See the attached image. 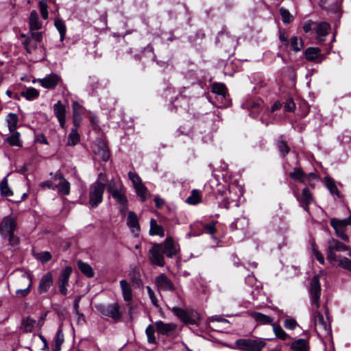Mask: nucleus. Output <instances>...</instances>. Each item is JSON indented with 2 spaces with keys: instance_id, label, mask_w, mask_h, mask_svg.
I'll return each instance as SVG.
<instances>
[{
  "instance_id": "12",
  "label": "nucleus",
  "mask_w": 351,
  "mask_h": 351,
  "mask_svg": "<svg viewBox=\"0 0 351 351\" xmlns=\"http://www.w3.org/2000/svg\"><path fill=\"white\" fill-rule=\"evenodd\" d=\"M297 199L300 206H302L306 213L310 214L309 205L313 202L314 198L309 189L308 188L303 189L301 196H298Z\"/></svg>"
},
{
  "instance_id": "14",
  "label": "nucleus",
  "mask_w": 351,
  "mask_h": 351,
  "mask_svg": "<svg viewBox=\"0 0 351 351\" xmlns=\"http://www.w3.org/2000/svg\"><path fill=\"white\" fill-rule=\"evenodd\" d=\"M53 282V277L51 272L45 274L40 278L38 287V291L43 294L49 291Z\"/></svg>"
},
{
  "instance_id": "41",
  "label": "nucleus",
  "mask_w": 351,
  "mask_h": 351,
  "mask_svg": "<svg viewBox=\"0 0 351 351\" xmlns=\"http://www.w3.org/2000/svg\"><path fill=\"white\" fill-rule=\"evenodd\" d=\"M55 348L53 351H60L61 346L64 342V334L61 328H59L54 337Z\"/></svg>"
},
{
  "instance_id": "44",
  "label": "nucleus",
  "mask_w": 351,
  "mask_h": 351,
  "mask_svg": "<svg viewBox=\"0 0 351 351\" xmlns=\"http://www.w3.org/2000/svg\"><path fill=\"white\" fill-rule=\"evenodd\" d=\"M304 47L302 38L297 36H293L291 38V48L293 51L298 52L300 51Z\"/></svg>"
},
{
  "instance_id": "1",
  "label": "nucleus",
  "mask_w": 351,
  "mask_h": 351,
  "mask_svg": "<svg viewBox=\"0 0 351 351\" xmlns=\"http://www.w3.org/2000/svg\"><path fill=\"white\" fill-rule=\"evenodd\" d=\"M321 285L319 283V275L314 276L311 281L309 293L312 311V319L315 328L321 337H329L331 335L330 322L328 317V308L324 306V311L326 315L325 319L319 311L320 306Z\"/></svg>"
},
{
  "instance_id": "49",
  "label": "nucleus",
  "mask_w": 351,
  "mask_h": 351,
  "mask_svg": "<svg viewBox=\"0 0 351 351\" xmlns=\"http://www.w3.org/2000/svg\"><path fill=\"white\" fill-rule=\"evenodd\" d=\"M34 256L38 261H40L42 263H45L51 258V254H50L49 252L47 251L36 253L34 255Z\"/></svg>"
},
{
  "instance_id": "34",
  "label": "nucleus",
  "mask_w": 351,
  "mask_h": 351,
  "mask_svg": "<svg viewBox=\"0 0 351 351\" xmlns=\"http://www.w3.org/2000/svg\"><path fill=\"white\" fill-rule=\"evenodd\" d=\"M328 245L330 246V249L337 252H346L349 250V247L347 245L335 239L329 240Z\"/></svg>"
},
{
  "instance_id": "63",
  "label": "nucleus",
  "mask_w": 351,
  "mask_h": 351,
  "mask_svg": "<svg viewBox=\"0 0 351 351\" xmlns=\"http://www.w3.org/2000/svg\"><path fill=\"white\" fill-rule=\"evenodd\" d=\"M285 108L287 111L293 112L295 109V104L292 99H288L285 104Z\"/></svg>"
},
{
  "instance_id": "29",
  "label": "nucleus",
  "mask_w": 351,
  "mask_h": 351,
  "mask_svg": "<svg viewBox=\"0 0 351 351\" xmlns=\"http://www.w3.org/2000/svg\"><path fill=\"white\" fill-rule=\"evenodd\" d=\"M77 265L80 271L86 276H87L88 278H92L94 276L95 272L92 267L89 264L84 263L81 260H79L77 262Z\"/></svg>"
},
{
  "instance_id": "9",
  "label": "nucleus",
  "mask_w": 351,
  "mask_h": 351,
  "mask_svg": "<svg viewBox=\"0 0 351 351\" xmlns=\"http://www.w3.org/2000/svg\"><path fill=\"white\" fill-rule=\"evenodd\" d=\"M72 274V268L70 266L65 267L59 276L58 284L60 293L66 295L67 294V287L69 285V278Z\"/></svg>"
},
{
  "instance_id": "2",
  "label": "nucleus",
  "mask_w": 351,
  "mask_h": 351,
  "mask_svg": "<svg viewBox=\"0 0 351 351\" xmlns=\"http://www.w3.org/2000/svg\"><path fill=\"white\" fill-rule=\"evenodd\" d=\"M106 176L103 173L98 175L97 180L89 187V204L92 208H96L103 201L106 181Z\"/></svg>"
},
{
  "instance_id": "30",
  "label": "nucleus",
  "mask_w": 351,
  "mask_h": 351,
  "mask_svg": "<svg viewBox=\"0 0 351 351\" xmlns=\"http://www.w3.org/2000/svg\"><path fill=\"white\" fill-rule=\"evenodd\" d=\"M202 194L199 191L193 189L191 195L186 199V202L190 205H196L202 202Z\"/></svg>"
},
{
  "instance_id": "23",
  "label": "nucleus",
  "mask_w": 351,
  "mask_h": 351,
  "mask_svg": "<svg viewBox=\"0 0 351 351\" xmlns=\"http://www.w3.org/2000/svg\"><path fill=\"white\" fill-rule=\"evenodd\" d=\"M29 32H36L42 27V23L39 21V16L36 11L32 10L29 19Z\"/></svg>"
},
{
  "instance_id": "24",
  "label": "nucleus",
  "mask_w": 351,
  "mask_h": 351,
  "mask_svg": "<svg viewBox=\"0 0 351 351\" xmlns=\"http://www.w3.org/2000/svg\"><path fill=\"white\" fill-rule=\"evenodd\" d=\"M119 283L124 300L130 302L133 297L131 285L126 280H121Z\"/></svg>"
},
{
  "instance_id": "31",
  "label": "nucleus",
  "mask_w": 351,
  "mask_h": 351,
  "mask_svg": "<svg viewBox=\"0 0 351 351\" xmlns=\"http://www.w3.org/2000/svg\"><path fill=\"white\" fill-rule=\"evenodd\" d=\"M10 132L12 134L5 139V142H7L10 146L22 147L23 143L20 139V133L15 130Z\"/></svg>"
},
{
  "instance_id": "15",
  "label": "nucleus",
  "mask_w": 351,
  "mask_h": 351,
  "mask_svg": "<svg viewBox=\"0 0 351 351\" xmlns=\"http://www.w3.org/2000/svg\"><path fill=\"white\" fill-rule=\"evenodd\" d=\"M155 326L159 334L167 336L170 335L177 328V325L174 323H165L160 320L156 321Z\"/></svg>"
},
{
  "instance_id": "17",
  "label": "nucleus",
  "mask_w": 351,
  "mask_h": 351,
  "mask_svg": "<svg viewBox=\"0 0 351 351\" xmlns=\"http://www.w3.org/2000/svg\"><path fill=\"white\" fill-rule=\"evenodd\" d=\"M53 110L57 117L60 126L64 128L66 123V108L64 105L61 104L60 101H58L53 105Z\"/></svg>"
},
{
  "instance_id": "55",
  "label": "nucleus",
  "mask_w": 351,
  "mask_h": 351,
  "mask_svg": "<svg viewBox=\"0 0 351 351\" xmlns=\"http://www.w3.org/2000/svg\"><path fill=\"white\" fill-rule=\"evenodd\" d=\"M35 323L36 321L31 317H27L23 321V325L25 330L27 332H31L32 330Z\"/></svg>"
},
{
  "instance_id": "4",
  "label": "nucleus",
  "mask_w": 351,
  "mask_h": 351,
  "mask_svg": "<svg viewBox=\"0 0 351 351\" xmlns=\"http://www.w3.org/2000/svg\"><path fill=\"white\" fill-rule=\"evenodd\" d=\"M237 348L244 351H261L266 343L261 339H239L235 342Z\"/></svg>"
},
{
  "instance_id": "5",
  "label": "nucleus",
  "mask_w": 351,
  "mask_h": 351,
  "mask_svg": "<svg viewBox=\"0 0 351 351\" xmlns=\"http://www.w3.org/2000/svg\"><path fill=\"white\" fill-rule=\"evenodd\" d=\"M330 226L335 230L336 234L344 241H349V237L345 232L348 226L351 225V215L346 219H340L332 218L330 221Z\"/></svg>"
},
{
  "instance_id": "18",
  "label": "nucleus",
  "mask_w": 351,
  "mask_h": 351,
  "mask_svg": "<svg viewBox=\"0 0 351 351\" xmlns=\"http://www.w3.org/2000/svg\"><path fill=\"white\" fill-rule=\"evenodd\" d=\"M56 179H59L58 184L56 186L58 193L63 195H68L70 193V183L60 173L55 176Z\"/></svg>"
},
{
  "instance_id": "59",
  "label": "nucleus",
  "mask_w": 351,
  "mask_h": 351,
  "mask_svg": "<svg viewBox=\"0 0 351 351\" xmlns=\"http://www.w3.org/2000/svg\"><path fill=\"white\" fill-rule=\"evenodd\" d=\"M327 259L331 263H333L337 261V256L335 252V250L330 248V246L328 245V250H327Z\"/></svg>"
},
{
  "instance_id": "37",
  "label": "nucleus",
  "mask_w": 351,
  "mask_h": 351,
  "mask_svg": "<svg viewBox=\"0 0 351 351\" xmlns=\"http://www.w3.org/2000/svg\"><path fill=\"white\" fill-rule=\"evenodd\" d=\"M54 25L60 33V41H63V40L64 39L65 35H66V27L64 22L60 19H55Z\"/></svg>"
},
{
  "instance_id": "20",
  "label": "nucleus",
  "mask_w": 351,
  "mask_h": 351,
  "mask_svg": "<svg viewBox=\"0 0 351 351\" xmlns=\"http://www.w3.org/2000/svg\"><path fill=\"white\" fill-rule=\"evenodd\" d=\"M162 245V251L169 258H172L177 253L176 246L171 237L167 238Z\"/></svg>"
},
{
  "instance_id": "10",
  "label": "nucleus",
  "mask_w": 351,
  "mask_h": 351,
  "mask_svg": "<svg viewBox=\"0 0 351 351\" xmlns=\"http://www.w3.org/2000/svg\"><path fill=\"white\" fill-rule=\"evenodd\" d=\"M155 285L158 290L163 291H173L176 289L172 281L165 274H161L156 277Z\"/></svg>"
},
{
  "instance_id": "57",
  "label": "nucleus",
  "mask_w": 351,
  "mask_h": 351,
  "mask_svg": "<svg viewBox=\"0 0 351 351\" xmlns=\"http://www.w3.org/2000/svg\"><path fill=\"white\" fill-rule=\"evenodd\" d=\"M128 177L130 180L132 181L134 187L142 184L141 179L136 173L130 171L128 173Z\"/></svg>"
},
{
  "instance_id": "50",
  "label": "nucleus",
  "mask_w": 351,
  "mask_h": 351,
  "mask_svg": "<svg viewBox=\"0 0 351 351\" xmlns=\"http://www.w3.org/2000/svg\"><path fill=\"white\" fill-rule=\"evenodd\" d=\"M326 184L328 189L329 190V191L330 192V193L332 195H336L337 197H339V193L338 189H337L335 183L332 180L327 178L326 180Z\"/></svg>"
},
{
  "instance_id": "16",
  "label": "nucleus",
  "mask_w": 351,
  "mask_h": 351,
  "mask_svg": "<svg viewBox=\"0 0 351 351\" xmlns=\"http://www.w3.org/2000/svg\"><path fill=\"white\" fill-rule=\"evenodd\" d=\"M116 200L117 203L119 204V210L122 216H125L128 209V199L125 195V189L111 195Z\"/></svg>"
},
{
  "instance_id": "25",
  "label": "nucleus",
  "mask_w": 351,
  "mask_h": 351,
  "mask_svg": "<svg viewBox=\"0 0 351 351\" xmlns=\"http://www.w3.org/2000/svg\"><path fill=\"white\" fill-rule=\"evenodd\" d=\"M123 190H124V186L121 180L119 178H113L110 180V181L108 182V191L111 195L114 193H117L118 192H120Z\"/></svg>"
},
{
  "instance_id": "42",
  "label": "nucleus",
  "mask_w": 351,
  "mask_h": 351,
  "mask_svg": "<svg viewBox=\"0 0 351 351\" xmlns=\"http://www.w3.org/2000/svg\"><path fill=\"white\" fill-rule=\"evenodd\" d=\"M8 126L10 132H14L16 127L18 123V116L14 113H10L8 116Z\"/></svg>"
},
{
  "instance_id": "6",
  "label": "nucleus",
  "mask_w": 351,
  "mask_h": 351,
  "mask_svg": "<svg viewBox=\"0 0 351 351\" xmlns=\"http://www.w3.org/2000/svg\"><path fill=\"white\" fill-rule=\"evenodd\" d=\"M21 37L25 38L23 45L28 53L34 52L43 40L42 32H29Z\"/></svg>"
},
{
  "instance_id": "27",
  "label": "nucleus",
  "mask_w": 351,
  "mask_h": 351,
  "mask_svg": "<svg viewBox=\"0 0 351 351\" xmlns=\"http://www.w3.org/2000/svg\"><path fill=\"white\" fill-rule=\"evenodd\" d=\"M330 25L329 23L326 22L320 23L317 25L316 32L317 34V40L319 42H323L324 39L322 37H324L328 34Z\"/></svg>"
},
{
  "instance_id": "7",
  "label": "nucleus",
  "mask_w": 351,
  "mask_h": 351,
  "mask_svg": "<svg viewBox=\"0 0 351 351\" xmlns=\"http://www.w3.org/2000/svg\"><path fill=\"white\" fill-rule=\"evenodd\" d=\"M95 308L103 315L111 317L115 321L120 319L121 317V313L119 311V306L116 303L106 305L99 304H97Z\"/></svg>"
},
{
  "instance_id": "26",
  "label": "nucleus",
  "mask_w": 351,
  "mask_h": 351,
  "mask_svg": "<svg viewBox=\"0 0 351 351\" xmlns=\"http://www.w3.org/2000/svg\"><path fill=\"white\" fill-rule=\"evenodd\" d=\"M250 316L254 320L262 324H273L274 319L269 315H265L259 312H252Z\"/></svg>"
},
{
  "instance_id": "60",
  "label": "nucleus",
  "mask_w": 351,
  "mask_h": 351,
  "mask_svg": "<svg viewBox=\"0 0 351 351\" xmlns=\"http://www.w3.org/2000/svg\"><path fill=\"white\" fill-rule=\"evenodd\" d=\"M313 254L315 255L317 260L319 262V263L324 265V258L322 254L319 252L317 248L315 245L312 246Z\"/></svg>"
},
{
  "instance_id": "40",
  "label": "nucleus",
  "mask_w": 351,
  "mask_h": 351,
  "mask_svg": "<svg viewBox=\"0 0 351 351\" xmlns=\"http://www.w3.org/2000/svg\"><path fill=\"white\" fill-rule=\"evenodd\" d=\"M0 191L1 195L8 197L13 195V193L8 186V179L6 178L0 182Z\"/></svg>"
},
{
  "instance_id": "45",
  "label": "nucleus",
  "mask_w": 351,
  "mask_h": 351,
  "mask_svg": "<svg viewBox=\"0 0 351 351\" xmlns=\"http://www.w3.org/2000/svg\"><path fill=\"white\" fill-rule=\"evenodd\" d=\"M80 141V135L76 128H73L68 136L67 145L70 146L75 145Z\"/></svg>"
},
{
  "instance_id": "3",
  "label": "nucleus",
  "mask_w": 351,
  "mask_h": 351,
  "mask_svg": "<svg viewBox=\"0 0 351 351\" xmlns=\"http://www.w3.org/2000/svg\"><path fill=\"white\" fill-rule=\"evenodd\" d=\"M16 228V221L10 216L4 217L0 223V233L3 237H8L11 245H16L19 243V239L14 235Z\"/></svg>"
},
{
  "instance_id": "36",
  "label": "nucleus",
  "mask_w": 351,
  "mask_h": 351,
  "mask_svg": "<svg viewBox=\"0 0 351 351\" xmlns=\"http://www.w3.org/2000/svg\"><path fill=\"white\" fill-rule=\"evenodd\" d=\"M21 95L27 100H34L38 97L39 92L34 88L30 87L21 92Z\"/></svg>"
},
{
  "instance_id": "11",
  "label": "nucleus",
  "mask_w": 351,
  "mask_h": 351,
  "mask_svg": "<svg viewBox=\"0 0 351 351\" xmlns=\"http://www.w3.org/2000/svg\"><path fill=\"white\" fill-rule=\"evenodd\" d=\"M14 286L16 289L26 287H32V276L25 272H21L14 275Z\"/></svg>"
},
{
  "instance_id": "22",
  "label": "nucleus",
  "mask_w": 351,
  "mask_h": 351,
  "mask_svg": "<svg viewBox=\"0 0 351 351\" xmlns=\"http://www.w3.org/2000/svg\"><path fill=\"white\" fill-rule=\"evenodd\" d=\"M127 225L130 228L132 232H138L140 230V226L138 218L136 214L133 211L128 213L127 219Z\"/></svg>"
},
{
  "instance_id": "43",
  "label": "nucleus",
  "mask_w": 351,
  "mask_h": 351,
  "mask_svg": "<svg viewBox=\"0 0 351 351\" xmlns=\"http://www.w3.org/2000/svg\"><path fill=\"white\" fill-rule=\"evenodd\" d=\"M273 330L276 336V337L279 338L281 340H286L288 339L289 335L286 333V332L282 329V328L278 324H272Z\"/></svg>"
},
{
  "instance_id": "54",
  "label": "nucleus",
  "mask_w": 351,
  "mask_h": 351,
  "mask_svg": "<svg viewBox=\"0 0 351 351\" xmlns=\"http://www.w3.org/2000/svg\"><path fill=\"white\" fill-rule=\"evenodd\" d=\"M339 266L351 272V260L343 257L339 260Z\"/></svg>"
},
{
  "instance_id": "58",
  "label": "nucleus",
  "mask_w": 351,
  "mask_h": 351,
  "mask_svg": "<svg viewBox=\"0 0 351 351\" xmlns=\"http://www.w3.org/2000/svg\"><path fill=\"white\" fill-rule=\"evenodd\" d=\"M278 147L281 154L285 156L289 152V147L287 143L283 141H279L278 143Z\"/></svg>"
},
{
  "instance_id": "48",
  "label": "nucleus",
  "mask_w": 351,
  "mask_h": 351,
  "mask_svg": "<svg viewBox=\"0 0 351 351\" xmlns=\"http://www.w3.org/2000/svg\"><path fill=\"white\" fill-rule=\"evenodd\" d=\"M136 193L138 197H141L143 202L147 199V190L145 185L142 183L134 187Z\"/></svg>"
},
{
  "instance_id": "19",
  "label": "nucleus",
  "mask_w": 351,
  "mask_h": 351,
  "mask_svg": "<svg viewBox=\"0 0 351 351\" xmlns=\"http://www.w3.org/2000/svg\"><path fill=\"white\" fill-rule=\"evenodd\" d=\"M263 104V101L261 99H250L245 104V106L250 110V114L254 117H256Z\"/></svg>"
},
{
  "instance_id": "8",
  "label": "nucleus",
  "mask_w": 351,
  "mask_h": 351,
  "mask_svg": "<svg viewBox=\"0 0 351 351\" xmlns=\"http://www.w3.org/2000/svg\"><path fill=\"white\" fill-rule=\"evenodd\" d=\"M162 245L154 244L148 252V257L152 264L163 267L165 264Z\"/></svg>"
},
{
  "instance_id": "21",
  "label": "nucleus",
  "mask_w": 351,
  "mask_h": 351,
  "mask_svg": "<svg viewBox=\"0 0 351 351\" xmlns=\"http://www.w3.org/2000/svg\"><path fill=\"white\" fill-rule=\"evenodd\" d=\"M171 311L184 323L187 324H195V320L190 317V315L184 309L174 306L171 308Z\"/></svg>"
},
{
  "instance_id": "62",
  "label": "nucleus",
  "mask_w": 351,
  "mask_h": 351,
  "mask_svg": "<svg viewBox=\"0 0 351 351\" xmlns=\"http://www.w3.org/2000/svg\"><path fill=\"white\" fill-rule=\"evenodd\" d=\"M284 326L287 329L294 330L297 326V322L293 319H287L285 321Z\"/></svg>"
},
{
  "instance_id": "35",
  "label": "nucleus",
  "mask_w": 351,
  "mask_h": 351,
  "mask_svg": "<svg viewBox=\"0 0 351 351\" xmlns=\"http://www.w3.org/2000/svg\"><path fill=\"white\" fill-rule=\"evenodd\" d=\"M247 225V221L245 217L237 218L230 224V228L235 230H245Z\"/></svg>"
},
{
  "instance_id": "38",
  "label": "nucleus",
  "mask_w": 351,
  "mask_h": 351,
  "mask_svg": "<svg viewBox=\"0 0 351 351\" xmlns=\"http://www.w3.org/2000/svg\"><path fill=\"white\" fill-rule=\"evenodd\" d=\"M321 50L317 47H308L305 51L306 60L312 61L315 60L320 54Z\"/></svg>"
},
{
  "instance_id": "28",
  "label": "nucleus",
  "mask_w": 351,
  "mask_h": 351,
  "mask_svg": "<svg viewBox=\"0 0 351 351\" xmlns=\"http://www.w3.org/2000/svg\"><path fill=\"white\" fill-rule=\"evenodd\" d=\"M129 276L133 286L136 288H142L143 287V282L141 277V274L138 270L135 269L132 270L129 274Z\"/></svg>"
},
{
  "instance_id": "61",
  "label": "nucleus",
  "mask_w": 351,
  "mask_h": 351,
  "mask_svg": "<svg viewBox=\"0 0 351 351\" xmlns=\"http://www.w3.org/2000/svg\"><path fill=\"white\" fill-rule=\"evenodd\" d=\"M146 289H147L148 295L149 296V298L152 301V303L154 306H158V300H157L156 296L154 294V292L153 291V290L152 289V288L149 286H147Z\"/></svg>"
},
{
  "instance_id": "64",
  "label": "nucleus",
  "mask_w": 351,
  "mask_h": 351,
  "mask_svg": "<svg viewBox=\"0 0 351 351\" xmlns=\"http://www.w3.org/2000/svg\"><path fill=\"white\" fill-rule=\"evenodd\" d=\"M75 315L78 325H83L86 323L85 316L82 313H80V311L75 313Z\"/></svg>"
},
{
  "instance_id": "32",
  "label": "nucleus",
  "mask_w": 351,
  "mask_h": 351,
  "mask_svg": "<svg viewBox=\"0 0 351 351\" xmlns=\"http://www.w3.org/2000/svg\"><path fill=\"white\" fill-rule=\"evenodd\" d=\"M149 234L151 235H158L160 237L165 236V230L163 228L158 225L154 219L150 220V230Z\"/></svg>"
},
{
  "instance_id": "47",
  "label": "nucleus",
  "mask_w": 351,
  "mask_h": 351,
  "mask_svg": "<svg viewBox=\"0 0 351 351\" xmlns=\"http://www.w3.org/2000/svg\"><path fill=\"white\" fill-rule=\"evenodd\" d=\"M145 333L147 337V341L149 343H156V337H155V330L154 326L152 324H149L147 326L145 330Z\"/></svg>"
},
{
  "instance_id": "39",
  "label": "nucleus",
  "mask_w": 351,
  "mask_h": 351,
  "mask_svg": "<svg viewBox=\"0 0 351 351\" xmlns=\"http://www.w3.org/2000/svg\"><path fill=\"white\" fill-rule=\"evenodd\" d=\"M292 347L295 351H308V341L300 339L293 343Z\"/></svg>"
},
{
  "instance_id": "13",
  "label": "nucleus",
  "mask_w": 351,
  "mask_h": 351,
  "mask_svg": "<svg viewBox=\"0 0 351 351\" xmlns=\"http://www.w3.org/2000/svg\"><path fill=\"white\" fill-rule=\"evenodd\" d=\"M61 78L58 75L51 73L44 78L38 79V82L45 88L53 89L57 86Z\"/></svg>"
},
{
  "instance_id": "52",
  "label": "nucleus",
  "mask_w": 351,
  "mask_h": 351,
  "mask_svg": "<svg viewBox=\"0 0 351 351\" xmlns=\"http://www.w3.org/2000/svg\"><path fill=\"white\" fill-rule=\"evenodd\" d=\"M280 14L284 23H289L293 19V16L290 14L289 10L284 8L280 9Z\"/></svg>"
},
{
  "instance_id": "56",
  "label": "nucleus",
  "mask_w": 351,
  "mask_h": 351,
  "mask_svg": "<svg viewBox=\"0 0 351 351\" xmlns=\"http://www.w3.org/2000/svg\"><path fill=\"white\" fill-rule=\"evenodd\" d=\"M98 154H101L103 160L106 161L109 158V152L104 142H101V149L98 150Z\"/></svg>"
},
{
  "instance_id": "53",
  "label": "nucleus",
  "mask_w": 351,
  "mask_h": 351,
  "mask_svg": "<svg viewBox=\"0 0 351 351\" xmlns=\"http://www.w3.org/2000/svg\"><path fill=\"white\" fill-rule=\"evenodd\" d=\"M47 2L46 0H41L39 2V8L42 17L44 19L48 18Z\"/></svg>"
},
{
  "instance_id": "51",
  "label": "nucleus",
  "mask_w": 351,
  "mask_h": 351,
  "mask_svg": "<svg viewBox=\"0 0 351 351\" xmlns=\"http://www.w3.org/2000/svg\"><path fill=\"white\" fill-rule=\"evenodd\" d=\"M32 289V287H26L23 288H18L16 289V295L18 298L22 299L29 295Z\"/></svg>"
},
{
  "instance_id": "33",
  "label": "nucleus",
  "mask_w": 351,
  "mask_h": 351,
  "mask_svg": "<svg viewBox=\"0 0 351 351\" xmlns=\"http://www.w3.org/2000/svg\"><path fill=\"white\" fill-rule=\"evenodd\" d=\"M289 176L293 180L301 183L306 181V175L300 168H294L293 171L290 173Z\"/></svg>"
},
{
  "instance_id": "46",
  "label": "nucleus",
  "mask_w": 351,
  "mask_h": 351,
  "mask_svg": "<svg viewBox=\"0 0 351 351\" xmlns=\"http://www.w3.org/2000/svg\"><path fill=\"white\" fill-rule=\"evenodd\" d=\"M212 91L222 97H225L227 93L226 87L223 84L215 83L212 86Z\"/></svg>"
}]
</instances>
